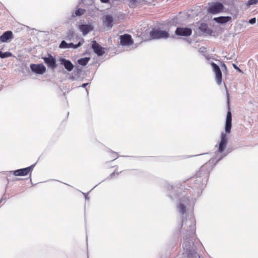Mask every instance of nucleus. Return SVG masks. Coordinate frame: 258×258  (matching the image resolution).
<instances>
[{
	"instance_id": "nucleus-5",
	"label": "nucleus",
	"mask_w": 258,
	"mask_h": 258,
	"mask_svg": "<svg viewBox=\"0 0 258 258\" xmlns=\"http://www.w3.org/2000/svg\"><path fill=\"white\" fill-rule=\"evenodd\" d=\"M175 33L177 36H189L192 33V30L188 28L178 27Z\"/></svg>"
},
{
	"instance_id": "nucleus-10",
	"label": "nucleus",
	"mask_w": 258,
	"mask_h": 258,
	"mask_svg": "<svg viewBox=\"0 0 258 258\" xmlns=\"http://www.w3.org/2000/svg\"><path fill=\"white\" fill-rule=\"evenodd\" d=\"M227 143L226 134L222 133L221 136V141L219 144L218 152L222 153L224 151Z\"/></svg>"
},
{
	"instance_id": "nucleus-17",
	"label": "nucleus",
	"mask_w": 258,
	"mask_h": 258,
	"mask_svg": "<svg viewBox=\"0 0 258 258\" xmlns=\"http://www.w3.org/2000/svg\"><path fill=\"white\" fill-rule=\"evenodd\" d=\"M121 172V171L118 170V167H117L114 171L109 175L108 178L110 179H113L118 176Z\"/></svg>"
},
{
	"instance_id": "nucleus-11",
	"label": "nucleus",
	"mask_w": 258,
	"mask_h": 258,
	"mask_svg": "<svg viewBox=\"0 0 258 258\" xmlns=\"http://www.w3.org/2000/svg\"><path fill=\"white\" fill-rule=\"evenodd\" d=\"M13 38V34L11 31H8L4 32L0 36V42H6Z\"/></svg>"
},
{
	"instance_id": "nucleus-15",
	"label": "nucleus",
	"mask_w": 258,
	"mask_h": 258,
	"mask_svg": "<svg viewBox=\"0 0 258 258\" xmlns=\"http://www.w3.org/2000/svg\"><path fill=\"white\" fill-rule=\"evenodd\" d=\"M79 28L80 30L83 33L84 35H86L90 31L93 30V27L90 25H81L79 26Z\"/></svg>"
},
{
	"instance_id": "nucleus-13",
	"label": "nucleus",
	"mask_w": 258,
	"mask_h": 258,
	"mask_svg": "<svg viewBox=\"0 0 258 258\" xmlns=\"http://www.w3.org/2000/svg\"><path fill=\"white\" fill-rule=\"evenodd\" d=\"M232 122V115L230 111H228L227 114L226 124H225V131L227 133H230L231 128Z\"/></svg>"
},
{
	"instance_id": "nucleus-20",
	"label": "nucleus",
	"mask_w": 258,
	"mask_h": 258,
	"mask_svg": "<svg viewBox=\"0 0 258 258\" xmlns=\"http://www.w3.org/2000/svg\"><path fill=\"white\" fill-rule=\"evenodd\" d=\"M12 56V54L11 52L7 51L5 52H3L2 51H0V57L2 58L11 57Z\"/></svg>"
},
{
	"instance_id": "nucleus-16",
	"label": "nucleus",
	"mask_w": 258,
	"mask_h": 258,
	"mask_svg": "<svg viewBox=\"0 0 258 258\" xmlns=\"http://www.w3.org/2000/svg\"><path fill=\"white\" fill-rule=\"evenodd\" d=\"M231 20L230 17H219L214 18V20L216 22L221 24H224L230 21Z\"/></svg>"
},
{
	"instance_id": "nucleus-28",
	"label": "nucleus",
	"mask_w": 258,
	"mask_h": 258,
	"mask_svg": "<svg viewBox=\"0 0 258 258\" xmlns=\"http://www.w3.org/2000/svg\"><path fill=\"white\" fill-rule=\"evenodd\" d=\"M113 154H114L113 157L114 158V159H116L118 157L117 154L116 153H114Z\"/></svg>"
},
{
	"instance_id": "nucleus-7",
	"label": "nucleus",
	"mask_w": 258,
	"mask_h": 258,
	"mask_svg": "<svg viewBox=\"0 0 258 258\" xmlns=\"http://www.w3.org/2000/svg\"><path fill=\"white\" fill-rule=\"evenodd\" d=\"M42 58L48 68L54 69L56 67V60L51 54H49L47 57H44Z\"/></svg>"
},
{
	"instance_id": "nucleus-9",
	"label": "nucleus",
	"mask_w": 258,
	"mask_h": 258,
	"mask_svg": "<svg viewBox=\"0 0 258 258\" xmlns=\"http://www.w3.org/2000/svg\"><path fill=\"white\" fill-rule=\"evenodd\" d=\"M120 44L122 45H131L134 43L130 34H125L120 36Z\"/></svg>"
},
{
	"instance_id": "nucleus-12",
	"label": "nucleus",
	"mask_w": 258,
	"mask_h": 258,
	"mask_svg": "<svg viewBox=\"0 0 258 258\" xmlns=\"http://www.w3.org/2000/svg\"><path fill=\"white\" fill-rule=\"evenodd\" d=\"M59 61L61 64H63L66 70L70 72L72 71L74 66L71 61L64 58H60Z\"/></svg>"
},
{
	"instance_id": "nucleus-24",
	"label": "nucleus",
	"mask_w": 258,
	"mask_h": 258,
	"mask_svg": "<svg viewBox=\"0 0 258 258\" xmlns=\"http://www.w3.org/2000/svg\"><path fill=\"white\" fill-rule=\"evenodd\" d=\"M68 46V43H67L65 41H62L60 43L59 47L60 48H67Z\"/></svg>"
},
{
	"instance_id": "nucleus-31",
	"label": "nucleus",
	"mask_w": 258,
	"mask_h": 258,
	"mask_svg": "<svg viewBox=\"0 0 258 258\" xmlns=\"http://www.w3.org/2000/svg\"><path fill=\"white\" fill-rule=\"evenodd\" d=\"M73 32H72L71 36H73Z\"/></svg>"
},
{
	"instance_id": "nucleus-27",
	"label": "nucleus",
	"mask_w": 258,
	"mask_h": 258,
	"mask_svg": "<svg viewBox=\"0 0 258 258\" xmlns=\"http://www.w3.org/2000/svg\"><path fill=\"white\" fill-rule=\"evenodd\" d=\"M233 67L235 69H236L237 70H238L239 72H241V70L239 69V68L238 67H237L235 64H233Z\"/></svg>"
},
{
	"instance_id": "nucleus-26",
	"label": "nucleus",
	"mask_w": 258,
	"mask_h": 258,
	"mask_svg": "<svg viewBox=\"0 0 258 258\" xmlns=\"http://www.w3.org/2000/svg\"><path fill=\"white\" fill-rule=\"evenodd\" d=\"M255 18H252L251 19H250L249 22L250 23V24H254L255 23Z\"/></svg>"
},
{
	"instance_id": "nucleus-22",
	"label": "nucleus",
	"mask_w": 258,
	"mask_h": 258,
	"mask_svg": "<svg viewBox=\"0 0 258 258\" xmlns=\"http://www.w3.org/2000/svg\"><path fill=\"white\" fill-rule=\"evenodd\" d=\"M178 208L179 210V212L182 214H183L185 212L186 208L185 206L183 204H179Z\"/></svg>"
},
{
	"instance_id": "nucleus-4",
	"label": "nucleus",
	"mask_w": 258,
	"mask_h": 258,
	"mask_svg": "<svg viewBox=\"0 0 258 258\" xmlns=\"http://www.w3.org/2000/svg\"><path fill=\"white\" fill-rule=\"evenodd\" d=\"M213 71L215 74V79L218 85H221L222 83V75L219 67L214 62L211 63Z\"/></svg>"
},
{
	"instance_id": "nucleus-18",
	"label": "nucleus",
	"mask_w": 258,
	"mask_h": 258,
	"mask_svg": "<svg viewBox=\"0 0 258 258\" xmlns=\"http://www.w3.org/2000/svg\"><path fill=\"white\" fill-rule=\"evenodd\" d=\"M90 58L89 57H85L82 58L78 60V62L79 64L82 66H85L87 64L88 62L89 61Z\"/></svg>"
},
{
	"instance_id": "nucleus-19",
	"label": "nucleus",
	"mask_w": 258,
	"mask_h": 258,
	"mask_svg": "<svg viewBox=\"0 0 258 258\" xmlns=\"http://www.w3.org/2000/svg\"><path fill=\"white\" fill-rule=\"evenodd\" d=\"M82 42H79L77 44H74L73 43H68V48H77L78 47L82 45V44L84 42V40L83 39H82Z\"/></svg>"
},
{
	"instance_id": "nucleus-29",
	"label": "nucleus",
	"mask_w": 258,
	"mask_h": 258,
	"mask_svg": "<svg viewBox=\"0 0 258 258\" xmlns=\"http://www.w3.org/2000/svg\"><path fill=\"white\" fill-rule=\"evenodd\" d=\"M102 3H107L109 0H100Z\"/></svg>"
},
{
	"instance_id": "nucleus-8",
	"label": "nucleus",
	"mask_w": 258,
	"mask_h": 258,
	"mask_svg": "<svg viewBox=\"0 0 258 258\" xmlns=\"http://www.w3.org/2000/svg\"><path fill=\"white\" fill-rule=\"evenodd\" d=\"M92 48L98 56H102L105 53V49L100 45L96 41H92Z\"/></svg>"
},
{
	"instance_id": "nucleus-23",
	"label": "nucleus",
	"mask_w": 258,
	"mask_h": 258,
	"mask_svg": "<svg viewBox=\"0 0 258 258\" xmlns=\"http://www.w3.org/2000/svg\"><path fill=\"white\" fill-rule=\"evenodd\" d=\"M85 12V10L82 9H79L76 11V15L77 16H81L83 15Z\"/></svg>"
},
{
	"instance_id": "nucleus-2",
	"label": "nucleus",
	"mask_w": 258,
	"mask_h": 258,
	"mask_svg": "<svg viewBox=\"0 0 258 258\" xmlns=\"http://www.w3.org/2000/svg\"><path fill=\"white\" fill-rule=\"evenodd\" d=\"M150 37L153 39L167 38L169 34L166 31L156 29L152 30L150 33Z\"/></svg>"
},
{
	"instance_id": "nucleus-1",
	"label": "nucleus",
	"mask_w": 258,
	"mask_h": 258,
	"mask_svg": "<svg viewBox=\"0 0 258 258\" xmlns=\"http://www.w3.org/2000/svg\"><path fill=\"white\" fill-rule=\"evenodd\" d=\"M224 6L222 3L215 2L209 3L207 12L212 14H217L223 11Z\"/></svg>"
},
{
	"instance_id": "nucleus-30",
	"label": "nucleus",
	"mask_w": 258,
	"mask_h": 258,
	"mask_svg": "<svg viewBox=\"0 0 258 258\" xmlns=\"http://www.w3.org/2000/svg\"><path fill=\"white\" fill-rule=\"evenodd\" d=\"M88 85V83H84L82 85L83 87H85Z\"/></svg>"
},
{
	"instance_id": "nucleus-25",
	"label": "nucleus",
	"mask_w": 258,
	"mask_h": 258,
	"mask_svg": "<svg viewBox=\"0 0 258 258\" xmlns=\"http://www.w3.org/2000/svg\"><path fill=\"white\" fill-rule=\"evenodd\" d=\"M258 3V0H249L247 2V5L248 6H250L253 4H256Z\"/></svg>"
},
{
	"instance_id": "nucleus-3",
	"label": "nucleus",
	"mask_w": 258,
	"mask_h": 258,
	"mask_svg": "<svg viewBox=\"0 0 258 258\" xmlns=\"http://www.w3.org/2000/svg\"><path fill=\"white\" fill-rule=\"evenodd\" d=\"M34 168V165H31L29 167L18 169L14 171H11L10 172L14 175L18 176H26L29 173H31Z\"/></svg>"
},
{
	"instance_id": "nucleus-21",
	"label": "nucleus",
	"mask_w": 258,
	"mask_h": 258,
	"mask_svg": "<svg viewBox=\"0 0 258 258\" xmlns=\"http://www.w3.org/2000/svg\"><path fill=\"white\" fill-rule=\"evenodd\" d=\"M199 29L202 31V32H206L207 31V30L208 29V25L207 24H205V23H201L200 27H199Z\"/></svg>"
},
{
	"instance_id": "nucleus-6",
	"label": "nucleus",
	"mask_w": 258,
	"mask_h": 258,
	"mask_svg": "<svg viewBox=\"0 0 258 258\" xmlns=\"http://www.w3.org/2000/svg\"><path fill=\"white\" fill-rule=\"evenodd\" d=\"M31 70L37 74H43L46 72V68L43 64H31Z\"/></svg>"
},
{
	"instance_id": "nucleus-14",
	"label": "nucleus",
	"mask_w": 258,
	"mask_h": 258,
	"mask_svg": "<svg viewBox=\"0 0 258 258\" xmlns=\"http://www.w3.org/2000/svg\"><path fill=\"white\" fill-rule=\"evenodd\" d=\"M113 18L111 15H106L104 17L103 24L108 28H112L113 24Z\"/></svg>"
}]
</instances>
